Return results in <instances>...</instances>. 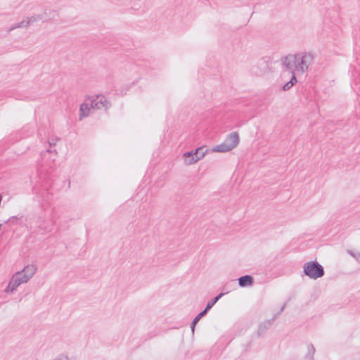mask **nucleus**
<instances>
[{"label": "nucleus", "mask_w": 360, "mask_h": 360, "mask_svg": "<svg viewBox=\"0 0 360 360\" xmlns=\"http://www.w3.org/2000/svg\"><path fill=\"white\" fill-rule=\"evenodd\" d=\"M313 59L314 56L311 52L289 54L282 58L281 61L283 65L292 73V77L289 80L291 85L294 86L297 82L295 72L304 73L307 71Z\"/></svg>", "instance_id": "f257e3e1"}, {"label": "nucleus", "mask_w": 360, "mask_h": 360, "mask_svg": "<svg viewBox=\"0 0 360 360\" xmlns=\"http://www.w3.org/2000/svg\"><path fill=\"white\" fill-rule=\"evenodd\" d=\"M304 274L310 279L316 280L325 274L323 266L316 260L306 262L303 266Z\"/></svg>", "instance_id": "f03ea898"}, {"label": "nucleus", "mask_w": 360, "mask_h": 360, "mask_svg": "<svg viewBox=\"0 0 360 360\" xmlns=\"http://www.w3.org/2000/svg\"><path fill=\"white\" fill-rule=\"evenodd\" d=\"M239 143L238 132L233 131L229 134L224 143L214 146L212 149L214 152H228L236 148Z\"/></svg>", "instance_id": "7ed1b4c3"}, {"label": "nucleus", "mask_w": 360, "mask_h": 360, "mask_svg": "<svg viewBox=\"0 0 360 360\" xmlns=\"http://www.w3.org/2000/svg\"><path fill=\"white\" fill-rule=\"evenodd\" d=\"M37 270L34 265H27L21 271L16 272L13 276L21 281V284L26 283L34 276Z\"/></svg>", "instance_id": "20e7f679"}, {"label": "nucleus", "mask_w": 360, "mask_h": 360, "mask_svg": "<svg viewBox=\"0 0 360 360\" xmlns=\"http://www.w3.org/2000/svg\"><path fill=\"white\" fill-rule=\"evenodd\" d=\"M92 109H103L107 110L111 105L110 101L103 95H97L89 99Z\"/></svg>", "instance_id": "39448f33"}, {"label": "nucleus", "mask_w": 360, "mask_h": 360, "mask_svg": "<svg viewBox=\"0 0 360 360\" xmlns=\"http://www.w3.org/2000/svg\"><path fill=\"white\" fill-rule=\"evenodd\" d=\"M38 20H40V14L32 15L31 17L27 18L26 20H23L21 22L12 25L8 28V32H11L18 28H26L29 25H31Z\"/></svg>", "instance_id": "423d86ee"}, {"label": "nucleus", "mask_w": 360, "mask_h": 360, "mask_svg": "<svg viewBox=\"0 0 360 360\" xmlns=\"http://www.w3.org/2000/svg\"><path fill=\"white\" fill-rule=\"evenodd\" d=\"M46 174H40V178L41 179L44 178V181H43L42 185H41V187H42L41 192L43 193L41 194V197L44 200H48L49 195L50 194L49 189L51 188V187L53 184V181L50 179L49 176H48L47 179H46Z\"/></svg>", "instance_id": "0eeeda50"}, {"label": "nucleus", "mask_w": 360, "mask_h": 360, "mask_svg": "<svg viewBox=\"0 0 360 360\" xmlns=\"http://www.w3.org/2000/svg\"><path fill=\"white\" fill-rule=\"evenodd\" d=\"M58 15V13L57 11L50 8H45L44 13L42 14H40V20L43 22H46L54 19Z\"/></svg>", "instance_id": "6e6552de"}, {"label": "nucleus", "mask_w": 360, "mask_h": 360, "mask_svg": "<svg viewBox=\"0 0 360 360\" xmlns=\"http://www.w3.org/2000/svg\"><path fill=\"white\" fill-rule=\"evenodd\" d=\"M238 285L241 288L251 286L254 283V278L250 275H245L238 278Z\"/></svg>", "instance_id": "1a4fd4ad"}, {"label": "nucleus", "mask_w": 360, "mask_h": 360, "mask_svg": "<svg viewBox=\"0 0 360 360\" xmlns=\"http://www.w3.org/2000/svg\"><path fill=\"white\" fill-rule=\"evenodd\" d=\"M184 161L187 165H192L199 160L198 155H195L193 150L186 152L184 154Z\"/></svg>", "instance_id": "9d476101"}, {"label": "nucleus", "mask_w": 360, "mask_h": 360, "mask_svg": "<svg viewBox=\"0 0 360 360\" xmlns=\"http://www.w3.org/2000/svg\"><path fill=\"white\" fill-rule=\"evenodd\" d=\"M20 285H21V281H20L18 278L16 279L14 276H13L6 288L5 289V292L7 293L13 292Z\"/></svg>", "instance_id": "9b49d317"}, {"label": "nucleus", "mask_w": 360, "mask_h": 360, "mask_svg": "<svg viewBox=\"0 0 360 360\" xmlns=\"http://www.w3.org/2000/svg\"><path fill=\"white\" fill-rule=\"evenodd\" d=\"M91 108H92L90 105V103H87V102H85L80 105V107H79V120H80L82 118L89 116Z\"/></svg>", "instance_id": "f8f14e48"}, {"label": "nucleus", "mask_w": 360, "mask_h": 360, "mask_svg": "<svg viewBox=\"0 0 360 360\" xmlns=\"http://www.w3.org/2000/svg\"><path fill=\"white\" fill-rule=\"evenodd\" d=\"M274 321V320H273V319H271L269 320L265 321L263 323H262L259 326V328H258V330H257L258 336L259 337V336L263 335L265 333L266 330L269 328H270V326H271V324Z\"/></svg>", "instance_id": "ddd939ff"}, {"label": "nucleus", "mask_w": 360, "mask_h": 360, "mask_svg": "<svg viewBox=\"0 0 360 360\" xmlns=\"http://www.w3.org/2000/svg\"><path fill=\"white\" fill-rule=\"evenodd\" d=\"M207 314V311L204 309L201 311L192 321L191 323V329L193 333H194L195 328L199 321Z\"/></svg>", "instance_id": "4468645a"}, {"label": "nucleus", "mask_w": 360, "mask_h": 360, "mask_svg": "<svg viewBox=\"0 0 360 360\" xmlns=\"http://www.w3.org/2000/svg\"><path fill=\"white\" fill-rule=\"evenodd\" d=\"M225 293H219L214 297L211 299L206 304L205 309L208 312L213 306L224 296Z\"/></svg>", "instance_id": "2eb2a0df"}, {"label": "nucleus", "mask_w": 360, "mask_h": 360, "mask_svg": "<svg viewBox=\"0 0 360 360\" xmlns=\"http://www.w3.org/2000/svg\"><path fill=\"white\" fill-rule=\"evenodd\" d=\"M235 288H236L235 280H233V281H231V283H227L223 286V288H222L223 292H221V293H225V295H226Z\"/></svg>", "instance_id": "dca6fc26"}, {"label": "nucleus", "mask_w": 360, "mask_h": 360, "mask_svg": "<svg viewBox=\"0 0 360 360\" xmlns=\"http://www.w3.org/2000/svg\"><path fill=\"white\" fill-rule=\"evenodd\" d=\"M316 349L312 344L307 346V353L305 355V359L309 360H314V355Z\"/></svg>", "instance_id": "f3484780"}, {"label": "nucleus", "mask_w": 360, "mask_h": 360, "mask_svg": "<svg viewBox=\"0 0 360 360\" xmlns=\"http://www.w3.org/2000/svg\"><path fill=\"white\" fill-rule=\"evenodd\" d=\"M195 155H198V157L199 158V160L202 159L205 153H207V150L205 148V146H200L197 148L195 150H193Z\"/></svg>", "instance_id": "a211bd4d"}, {"label": "nucleus", "mask_w": 360, "mask_h": 360, "mask_svg": "<svg viewBox=\"0 0 360 360\" xmlns=\"http://www.w3.org/2000/svg\"><path fill=\"white\" fill-rule=\"evenodd\" d=\"M20 218H22V216L20 217L18 216H13L11 217H10L8 220H6L5 221V224H17L18 220L20 219Z\"/></svg>", "instance_id": "6ab92c4d"}, {"label": "nucleus", "mask_w": 360, "mask_h": 360, "mask_svg": "<svg viewBox=\"0 0 360 360\" xmlns=\"http://www.w3.org/2000/svg\"><path fill=\"white\" fill-rule=\"evenodd\" d=\"M48 153H51V154H54L55 155H56L57 154V152H56V149H52V148H50L49 147V148L44 151V152H41V156L44 158L45 156L48 154Z\"/></svg>", "instance_id": "aec40b11"}, {"label": "nucleus", "mask_w": 360, "mask_h": 360, "mask_svg": "<svg viewBox=\"0 0 360 360\" xmlns=\"http://www.w3.org/2000/svg\"><path fill=\"white\" fill-rule=\"evenodd\" d=\"M285 305L286 304L285 303L281 307V309H279V311L278 312H276L274 316L272 317L273 320H276L281 314V313L283 311L285 307Z\"/></svg>", "instance_id": "412c9836"}, {"label": "nucleus", "mask_w": 360, "mask_h": 360, "mask_svg": "<svg viewBox=\"0 0 360 360\" xmlns=\"http://www.w3.org/2000/svg\"><path fill=\"white\" fill-rule=\"evenodd\" d=\"M293 86L290 84V81L284 84L282 86V90L286 91L290 89Z\"/></svg>", "instance_id": "4be33fe9"}, {"label": "nucleus", "mask_w": 360, "mask_h": 360, "mask_svg": "<svg viewBox=\"0 0 360 360\" xmlns=\"http://www.w3.org/2000/svg\"><path fill=\"white\" fill-rule=\"evenodd\" d=\"M58 140H59V139L57 138V137L53 138L51 140H49V147L50 148H53V146H55L56 144V141H58Z\"/></svg>", "instance_id": "5701e85b"}, {"label": "nucleus", "mask_w": 360, "mask_h": 360, "mask_svg": "<svg viewBox=\"0 0 360 360\" xmlns=\"http://www.w3.org/2000/svg\"><path fill=\"white\" fill-rule=\"evenodd\" d=\"M262 65H264L263 70L262 71H259V72H256L257 74H263L266 72L269 69V66L265 62H262Z\"/></svg>", "instance_id": "b1692460"}, {"label": "nucleus", "mask_w": 360, "mask_h": 360, "mask_svg": "<svg viewBox=\"0 0 360 360\" xmlns=\"http://www.w3.org/2000/svg\"><path fill=\"white\" fill-rule=\"evenodd\" d=\"M54 360H69L68 356H60Z\"/></svg>", "instance_id": "393cba45"}, {"label": "nucleus", "mask_w": 360, "mask_h": 360, "mask_svg": "<svg viewBox=\"0 0 360 360\" xmlns=\"http://www.w3.org/2000/svg\"><path fill=\"white\" fill-rule=\"evenodd\" d=\"M358 259L360 261V254L359 255V259Z\"/></svg>", "instance_id": "a878e982"}]
</instances>
